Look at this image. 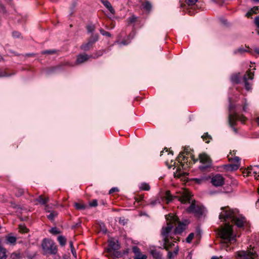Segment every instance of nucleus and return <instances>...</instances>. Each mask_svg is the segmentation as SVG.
Here are the masks:
<instances>
[{
    "instance_id": "56",
    "label": "nucleus",
    "mask_w": 259,
    "mask_h": 259,
    "mask_svg": "<svg viewBox=\"0 0 259 259\" xmlns=\"http://www.w3.org/2000/svg\"><path fill=\"white\" fill-rule=\"evenodd\" d=\"M128 43H129L128 42H127L125 40H123L121 42H120V43H119V45L120 46H121V45H127V44H128Z\"/></svg>"
},
{
    "instance_id": "11",
    "label": "nucleus",
    "mask_w": 259,
    "mask_h": 259,
    "mask_svg": "<svg viewBox=\"0 0 259 259\" xmlns=\"http://www.w3.org/2000/svg\"><path fill=\"white\" fill-rule=\"evenodd\" d=\"M204 207L202 206L196 205L195 201H192L186 210L189 213H194L196 216L200 217L204 211Z\"/></svg>"
},
{
    "instance_id": "9",
    "label": "nucleus",
    "mask_w": 259,
    "mask_h": 259,
    "mask_svg": "<svg viewBox=\"0 0 259 259\" xmlns=\"http://www.w3.org/2000/svg\"><path fill=\"white\" fill-rule=\"evenodd\" d=\"M230 155H228V159L231 164L226 165V169L228 170H235L239 168L240 165V158L238 156H233L232 153L230 152Z\"/></svg>"
},
{
    "instance_id": "52",
    "label": "nucleus",
    "mask_w": 259,
    "mask_h": 259,
    "mask_svg": "<svg viewBox=\"0 0 259 259\" xmlns=\"http://www.w3.org/2000/svg\"><path fill=\"white\" fill-rule=\"evenodd\" d=\"M12 35L14 37L18 38L20 36L21 34L18 31H14L12 33Z\"/></svg>"
},
{
    "instance_id": "5",
    "label": "nucleus",
    "mask_w": 259,
    "mask_h": 259,
    "mask_svg": "<svg viewBox=\"0 0 259 259\" xmlns=\"http://www.w3.org/2000/svg\"><path fill=\"white\" fill-rule=\"evenodd\" d=\"M233 108V105L230 104L229 106V123L230 126L232 128L235 133H237V129L234 126L237 120L240 121L242 123H244L246 118L242 115H240L236 112L233 113L232 110Z\"/></svg>"
},
{
    "instance_id": "27",
    "label": "nucleus",
    "mask_w": 259,
    "mask_h": 259,
    "mask_svg": "<svg viewBox=\"0 0 259 259\" xmlns=\"http://www.w3.org/2000/svg\"><path fill=\"white\" fill-rule=\"evenodd\" d=\"M57 240L61 246H64L66 243V239L65 237L63 236H59L58 237Z\"/></svg>"
},
{
    "instance_id": "57",
    "label": "nucleus",
    "mask_w": 259,
    "mask_h": 259,
    "mask_svg": "<svg viewBox=\"0 0 259 259\" xmlns=\"http://www.w3.org/2000/svg\"><path fill=\"white\" fill-rule=\"evenodd\" d=\"M7 255L6 254L0 253V259H6Z\"/></svg>"
},
{
    "instance_id": "38",
    "label": "nucleus",
    "mask_w": 259,
    "mask_h": 259,
    "mask_svg": "<svg viewBox=\"0 0 259 259\" xmlns=\"http://www.w3.org/2000/svg\"><path fill=\"white\" fill-rule=\"evenodd\" d=\"M194 233H191L190 234H189V235L188 236V237L186 239V242L187 243H191L192 240L194 238Z\"/></svg>"
},
{
    "instance_id": "36",
    "label": "nucleus",
    "mask_w": 259,
    "mask_h": 259,
    "mask_svg": "<svg viewBox=\"0 0 259 259\" xmlns=\"http://www.w3.org/2000/svg\"><path fill=\"white\" fill-rule=\"evenodd\" d=\"M137 19V17L135 16V15H133L130 17H129L127 19L128 23L129 24H133L135 23Z\"/></svg>"
},
{
    "instance_id": "28",
    "label": "nucleus",
    "mask_w": 259,
    "mask_h": 259,
    "mask_svg": "<svg viewBox=\"0 0 259 259\" xmlns=\"http://www.w3.org/2000/svg\"><path fill=\"white\" fill-rule=\"evenodd\" d=\"M36 201L41 204H46L49 201L48 198H43L41 195L39 196Z\"/></svg>"
},
{
    "instance_id": "6",
    "label": "nucleus",
    "mask_w": 259,
    "mask_h": 259,
    "mask_svg": "<svg viewBox=\"0 0 259 259\" xmlns=\"http://www.w3.org/2000/svg\"><path fill=\"white\" fill-rule=\"evenodd\" d=\"M41 247L44 254H56L57 248L55 243L50 239H44L41 243Z\"/></svg>"
},
{
    "instance_id": "35",
    "label": "nucleus",
    "mask_w": 259,
    "mask_h": 259,
    "mask_svg": "<svg viewBox=\"0 0 259 259\" xmlns=\"http://www.w3.org/2000/svg\"><path fill=\"white\" fill-rule=\"evenodd\" d=\"M113 250L114 251H113V252H111V253H110V254H112L113 256L115 257L116 258H119L122 256L121 253L120 251H116L115 250Z\"/></svg>"
},
{
    "instance_id": "62",
    "label": "nucleus",
    "mask_w": 259,
    "mask_h": 259,
    "mask_svg": "<svg viewBox=\"0 0 259 259\" xmlns=\"http://www.w3.org/2000/svg\"><path fill=\"white\" fill-rule=\"evenodd\" d=\"M196 233H197V235L198 236H200V234H201V231L199 229H197L196 230Z\"/></svg>"
},
{
    "instance_id": "16",
    "label": "nucleus",
    "mask_w": 259,
    "mask_h": 259,
    "mask_svg": "<svg viewBox=\"0 0 259 259\" xmlns=\"http://www.w3.org/2000/svg\"><path fill=\"white\" fill-rule=\"evenodd\" d=\"M90 57V56L86 54L78 55L77 57L76 63L77 64H82L88 60Z\"/></svg>"
},
{
    "instance_id": "18",
    "label": "nucleus",
    "mask_w": 259,
    "mask_h": 259,
    "mask_svg": "<svg viewBox=\"0 0 259 259\" xmlns=\"http://www.w3.org/2000/svg\"><path fill=\"white\" fill-rule=\"evenodd\" d=\"M109 248H108L107 251L109 253H111L112 250H113L118 249L119 245L114 241L110 240L109 241Z\"/></svg>"
},
{
    "instance_id": "46",
    "label": "nucleus",
    "mask_w": 259,
    "mask_h": 259,
    "mask_svg": "<svg viewBox=\"0 0 259 259\" xmlns=\"http://www.w3.org/2000/svg\"><path fill=\"white\" fill-rule=\"evenodd\" d=\"M56 52V51L55 50H50L42 51L41 53L43 54H52L55 53Z\"/></svg>"
},
{
    "instance_id": "49",
    "label": "nucleus",
    "mask_w": 259,
    "mask_h": 259,
    "mask_svg": "<svg viewBox=\"0 0 259 259\" xmlns=\"http://www.w3.org/2000/svg\"><path fill=\"white\" fill-rule=\"evenodd\" d=\"M19 229H20V231L23 233L27 232L28 229L26 228V227H25L24 226L20 225Z\"/></svg>"
},
{
    "instance_id": "33",
    "label": "nucleus",
    "mask_w": 259,
    "mask_h": 259,
    "mask_svg": "<svg viewBox=\"0 0 259 259\" xmlns=\"http://www.w3.org/2000/svg\"><path fill=\"white\" fill-rule=\"evenodd\" d=\"M74 206L76 209L78 210L84 209L86 208V206L79 203H75Z\"/></svg>"
},
{
    "instance_id": "55",
    "label": "nucleus",
    "mask_w": 259,
    "mask_h": 259,
    "mask_svg": "<svg viewBox=\"0 0 259 259\" xmlns=\"http://www.w3.org/2000/svg\"><path fill=\"white\" fill-rule=\"evenodd\" d=\"M92 38L93 39L92 41H94V43L97 41L98 39V35H93L92 36Z\"/></svg>"
},
{
    "instance_id": "7",
    "label": "nucleus",
    "mask_w": 259,
    "mask_h": 259,
    "mask_svg": "<svg viewBox=\"0 0 259 259\" xmlns=\"http://www.w3.org/2000/svg\"><path fill=\"white\" fill-rule=\"evenodd\" d=\"M185 154L186 155H188L189 154V149L188 148H185L184 151L181 152L177 158L179 162L181 163V165L177 167L176 171L174 172L175 177L180 178L182 176H185L186 175H187V172H184L182 169L183 168L184 166V164H182V161H187V159L186 158V156L184 155Z\"/></svg>"
},
{
    "instance_id": "8",
    "label": "nucleus",
    "mask_w": 259,
    "mask_h": 259,
    "mask_svg": "<svg viewBox=\"0 0 259 259\" xmlns=\"http://www.w3.org/2000/svg\"><path fill=\"white\" fill-rule=\"evenodd\" d=\"M198 0H185L186 13L191 16L194 15L197 12V10L200 8L199 4H196Z\"/></svg>"
},
{
    "instance_id": "51",
    "label": "nucleus",
    "mask_w": 259,
    "mask_h": 259,
    "mask_svg": "<svg viewBox=\"0 0 259 259\" xmlns=\"http://www.w3.org/2000/svg\"><path fill=\"white\" fill-rule=\"evenodd\" d=\"M0 253L6 254V249L3 247L1 244V241L0 240Z\"/></svg>"
},
{
    "instance_id": "61",
    "label": "nucleus",
    "mask_w": 259,
    "mask_h": 259,
    "mask_svg": "<svg viewBox=\"0 0 259 259\" xmlns=\"http://www.w3.org/2000/svg\"><path fill=\"white\" fill-rule=\"evenodd\" d=\"M254 52L259 55V48H255L254 49Z\"/></svg>"
},
{
    "instance_id": "2",
    "label": "nucleus",
    "mask_w": 259,
    "mask_h": 259,
    "mask_svg": "<svg viewBox=\"0 0 259 259\" xmlns=\"http://www.w3.org/2000/svg\"><path fill=\"white\" fill-rule=\"evenodd\" d=\"M222 211L219 215V219L221 221H229L233 222L238 228L244 226L245 218L239 214L237 209H232L229 207H223Z\"/></svg>"
},
{
    "instance_id": "58",
    "label": "nucleus",
    "mask_w": 259,
    "mask_h": 259,
    "mask_svg": "<svg viewBox=\"0 0 259 259\" xmlns=\"http://www.w3.org/2000/svg\"><path fill=\"white\" fill-rule=\"evenodd\" d=\"M247 105H247L246 102L245 101V102L244 103V105H243V110L244 111H246Z\"/></svg>"
},
{
    "instance_id": "14",
    "label": "nucleus",
    "mask_w": 259,
    "mask_h": 259,
    "mask_svg": "<svg viewBox=\"0 0 259 259\" xmlns=\"http://www.w3.org/2000/svg\"><path fill=\"white\" fill-rule=\"evenodd\" d=\"M253 78V74L250 71H247L246 74L243 76V80L245 84V87L246 90L249 91L251 89V85L247 81L248 79L252 80Z\"/></svg>"
},
{
    "instance_id": "25",
    "label": "nucleus",
    "mask_w": 259,
    "mask_h": 259,
    "mask_svg": "<svg viewBox=\"0 0 259 259\" xmlns=\"http://www.w3.org/2000/svg\"><path fill=\"white\" fill-rule=\"evenodd\" d=\"M139 188L141 190L149 191L150 189V187L148 183H142L140 184Z\"/></svg>"
},
{
    "instance_id": "60",
    "label": "nucleus",
    "mask_w": 259,
    "mask_h": 259,
    "mask_svg": "<svg viewBox=\"0 0 259 259\" xmlns=\"http://www.w3.org/2000/svg\"><path fill=\"white\" fill-rule=\"evenodd\" d=\"M186 259H192V254L190 252H189L188 255L187 256Z\"/></svg>"
},
{
    "instance_id": "53",
    "label": "nucleus",
    "mask_w": 259,
    "mask_h": 259,
    "mask_svg": "<svg viewBox=\"0 0 259 259\" xmlns=\"http://www.w3.org/2000/svg\"><path fill=\"white\" fill-rule=\"evenodd\" d=\"M118 189L116 187H113V188H112L110 190H109V194H111L113 192H118Z\"/></svg>"
},
{
    "instance_id": "26",
    "label": "nucleus",
    "mask_w": 259,
    "mask_h": 259,
    "mask_svg": "<svg viewBox=\"0 0 259 259\" xmlns=\"http://www.w3.org/2000/svg\"><path fill=\"white\" fill-rule=\"evenodd\" d=\"M258 7H254L246 14V16L247 17H250L251 16L252 14H256L257 13V11H258Z\"/></svg>"
},
{
    "instance_id": "59",
    "label": "nucleus",
    "mask_w": 259,
    "mask_h": 259,
    "mask_svg": "<svg viewBox=\"0 0 259 259\" xmlns=\"http://www.w3.org/2000/svg\"><path fill=\"white\" fill-rule=\"evenodd\" d=\"M191 159L193 160V162H194V163H195V162H197V160H198V159H195V158H194V155H191Z\"/></svg>"
},
{
    "instance_id": "15",
    "label": "nucleus",
    "mask_w": 259,
    "mask_h": 259,
    "mask_svg": "<svg viewBox=\"0 0 259 259\" xmlns=\"http://www.w3.org/2000/svg\"><path fill=\"white\" fill-rule=\"evenodd\" d=\"M149 251L155 259H161L162 254L155 246H150L149 247Z\"/></svg>"
},
{
    "instance_id": "4",
    "label": "nucleus",
    "mask_w": 259,
    "mask_h": 259,
    "mask_svg": "<svg viewBox=\"0 0 259 259\" xmlns=\"http://www.w3.org/2000/svg\"><path fill=\"white\" fill-rule=\"evenodd\" d=\"M179 195L176 196L182 203L187 204L190 203L191 200V195L190 192L187 189H183L179 192ZM175 196H173L170 193L169 191L165 192L164 199L166 203H169L172 201Z\"/></svg>"
},
{
    "instance_id": "29",
    "label": "nucleus",
    "mask_w": 259,
    "mask_h": 259,
    "mask_svg": "<svg viewBox=\"0 0 259 259\" xmlns=\"http://www.w3.org/2000/svg\"><path fill=\"white\" fill-rule=\"evenodd\" d=\"M231 79L234 83H238L239 81V73L233 74L231 77Z\"/></svg>"
},
{
    "instance_id": "3",
    "label": "nucleus",
    "mask_w": 259,
    "mask_h": 259,
    "mask_svg": "<svg viewBox=\"0 0 259 259\" xmlns=\"http://www.w3.org/2000/svg\"><path fill=\"white\" fill-rule=\"evenodd\" d=\"M172 228L173 225L170 222L167 223L166 227L162 228L161 234L162 237L163 247H160L161 248L168 250L176 246L175 244L176 241L173 240L172 237H169V234Z\"/></svg>"
},
{
    "instance_id": "64",
    "label": "nucleus",
    "mask_w": 259,
    "mask_h": 259,
    "mask_svg": "<svg viewBox=\"0 0 259 259\" xmlns=\"http://www.w3.org/2000/svg\"><path fill=\"white\" fill-rule=\"evenodd\" d=\"M256 122H257L258 124L259 125V117L257 118Z\"/></svg>"
},
{
    "instance_id": "22",
    "label": "nucleus",
    "mask_w": 259,
    "mask_h": 259,
    "mask_svg": "<svg viewBox=\"0 0 259 259\" xmlns=\"http://www.w3.org/2000/svg\"><path fill=\"white\" fill-rule=\"evenodd\" d=\"M7 243L10 244H15L17 239L15 237L8 235L6 236Z\"/></svg>"
},
{
    "instance_id": "54",
    "label": "nucleus",
    "mask_w": 259,
    "mask_h": 259,
    "mask_svg": "<svg viewBox=\"0 0 259 259\" xmlns=\"http://www.w3.org/2000/svg\"><path fill=\"white\" fill-rule=\"evenodd\" d=\"M0 12L4 13L6 12V10L5 7L4 6V5L2 4H0Z\"/></svg>"
},
{
    "instance_id": "63",
    "label": "nucleus",
    "mask_w": 259,
    "mask_h": 259,
    "mask_svg": "<svg viewBox=\"0 0 259 259\" xmlns=\"http://www.w3.org/2000/svg\"><path fill=\"white\" fill-rule=\"evenodd\" d=\"M211 259H222V257L213 256Z\"/></svg>"
},
{
    "instance_id": "13",
    "label": "nucleus",
    "mask_w": 259,
    "mask_h": 259,
    "mask_svg": "<svg viewBox=\"0 0 259 259\" xmlns=\"http://www.w3.org/2000/svg\"><path fill=\"white\" fill-rule=\"evenodd\" d=\"M211 183L214 186H222L224 184V178L221 174H216L212 177Z\"/></svg>"
},
{
    "instance_id": "32",
    "label": "nucleus",
    "mask_w": 259,
    "mask_h": 259,
    "mask_svg": "<svg viewBox=\"0 0 259 259\" xmlns=\"http://www.w3.org/2000/svg\"><path fill=\"white\" fill-rule=\"evenodd\" d=\"M202 138L204 141H205L206 143H209L210 142V139H211L210 135L208 134V133H205L203 136H202Z\"/></svg>"
},
{
    "instance_id": "17",
    "label": "nucleus",
    "mask_w": 259,
    "mask_h": 259,
    "mask_svg": "<svg viewBox=\"0 0 259 259\" xmlns=\"http://www.w3.org/2000/svg\"><path fill=\"white\" fill-rule=\"evenodd\" d=\"M249 171H248V174H251V172L254 175L255 179L256 180H259V174H258V171L259 170V166L258 165H254L253 166H250V168H249Z\"/></svg>"
},
{
    "instance_id": "21",
    "label": "nucleus",
    "mask_w": 259,
    "mask_h": 259,
    "mask_svg": "<svg viewBox=\"0 0 259 259\" xmlns=\"http://www.w3.org/2000/svg\"><path fill=\"white\" fill-rule=\"evenodd\" d=\"M179 247L177 245L176 247H175V249L173 252L169 251L168 252V257L169 259L172 258L175 255H177L179 251Z\"/></svg>"
},
{
    "instance_id": "45",
    "label": "nucleus",
    "mask_w": 259,
    "mask_h": 259,
    "mask_svg": "<svg viewBox=\"0 0 259 259\" xmlns=\"http://www.w3.org/2000/svg\"><path fill=\"white\" fill-rule=\"evenodd\" d=\"M160 203V200L157 198V199H155L154 200H152L150 201V204L152 206H154L158 203Z\"/></svg>"
},
{
    "instance_id": "34",
    "label": "nucleus",
    "mask_w": 259,
    "mask_h": 259,
    "mask_svg": "<svg viewBox=\"0 0 259 259\" xmlns=\"http://www.w3.org/2000/svg\"><path fill=\"white\" fill-rule=\"evenodd\" d=\"M69 246H70V247L71 249V251L72 252V254L75 257H76V253L75 250L74 249V247L73 246V242L72 241H70L69 242Z\"/></svg>"
},
{
    "instance_id": "39",
    "label": "nucleus",
    "mask_w": 259,
    "mask_h": 259,
    "mask_svg": "<svg viewBox=\"0 0 259 259\" xmlns=\"http://www.w3.org/2000/svg\"><path fill=\"white\" fill-rule=\"evenodd\" d=\"M100 32L101 33V34L104 36H108V37L111 36V34L109 32L106 31L102 28L100 29Z\"/></svg>"
},
{
    "instance_id": "41",
    "label": "nucleus",
    "mask_w": 259,
    "mask_h": 259,
    "mask_svg": "<svg viewBox=\"0 0 259 259\" xmlns=\"http://www.w3.org/2000/svg\"><path fill=\"white\" fill-rule=\"evenodd\" d=\"M95 29V26L94 25L90 24L87 26V30L89 32H93Z\"/></svg>"
},
{
    "instance_id": "44",
    "label": "nucleus",
    "mask_w": 259,
    "mask_h": 259,
    "mask_svg": "<svg viewBox=\"0 0 259 259\" xmlns=\"http://www.w3.org/2000/svg\"><path fill=\"white\" fill-rule=\"evenodd\" d=\"M50 232L54 235L58 234L60 233L59 230L56 227H54L51 229Z\"/></svg>"
},
{
    "instance_id": "30",
    "label": "nucleus",
    "mask_w": 259,
    "mask_h": 259,
    "mask_svg": "<svg viewBox=\"0 0 259 259\" xmlns=\"http://www.w3.org/2000/svg\"><path fill=\"white\" fill-rule=\"evenodd\" d=\"M24 193V190L20 188H16L15 195L17 197L21 196Z\"/></svg>"
},
{
    "instance_id": "43",
    "label": "nucleus",
    "mask_w": 259,
    "mask_h": 259,
    "mask_svg": "<svg viewBox=\"0 0 259 259\" xmlns=\"http://www.w3.org/2000/svg\"><path fill=\"white\" fill-rule=\"evenodd\" d=\"M147 256L145 254H142L141 252L135 256V259H147Z\"/></svg>"
},
{
    "instance_id": "24",
    "label": "nucleus",
    "mask_w": 259,
    "mask_h": 259,
    "mask_svg": "<svg viewBox=\"0 0 259 259\" xmlns=\"http://www.w3.org/2000/svg\"><path fill=\"white\" fill-rule=\"evenodd\" d=\"M142 7L144 10L146 11L149 12L151 11L152 9V5L149 2H145L142 4Z\"/></svg>"
},
{
    "instance_id": "40",
    "label": "nucleus",
    "mask_w": 259,
    "mask_h": 259,
    "mask_svg": "<svg viewBox=\"0 0 259 259\" xmlns=\"http://www.w3.org/2000/svg\"><path fill=\"white\" fill-rule=\"evenodd\" d=\"M11 74H8L2 69H0V77H9L11 76Z\"/></svg>"
},
{
    "instance_id": "20",
    "label": "nucleus",
    "mask_w": 259,
    "mask_h": 259,
    "mask_svg": "<svg viewBox=\"0 0 259 259\" xmlns=\"http://www.w3.org/2000/svg\"><path fill=\"white\" fill-rule=\"evenodd\" d=\"M94 44V41H92V39L89 40V41L85 44H82L81 46V49L83 51L89 50Z\"/></svg>"
},
{
    "instance_id": "48",
    "label": "nucleus",
    "mask_w": 259,
    "mask_h": 259,
    "mask_svg": "<svg viewBox=\"0 0 259 259\" xmlns=\"http://www.w3.org/2000/svg\"><path fill=\"white\" fill-rule=\"evenodd\" d=\"M254 22L258 28L257 31L258 34H259V16L255 18Z\"/></svg>"
},
{
    "instance_id": "10",
    "label": "nucleus",
    "mask_w": 259,
    "mask_h": 259,
    "mask_svg": "<svg viewBox=\"0 0 259 259\" xmlns=\"http://www.w3.org/2000/svg\"><path fill=\"white\" fill-rule=\"evenodd\" d=\"M237 259H258L257 255L253 250L239 251L236 252Z\"/></svg>"
},
{
    "instance_id": "12",
    "label": "nucleus",
    "mask_w": 259,
    "mask_h": 259,
    "mask_svg": "<svg viewBox=\"0 0 259 259\" xmlns=\"http://www.w3.org/2000/svg\"><path fill=\"white\" fill-rule=\"evenodd\" d=\"M200 162L204 165H200L199 168L201 170H204L206 169L211 167V160L210 157L205 154H201L199 156Z\"/></svg>"
},
{
    "instance_id": "50",
    "label": "nucleus",
    "mask_w": 259,
    "mask_h": 259,
    "mask_svg": "<svg viewBox=\"0 0 259 259\" xmlns=\"http://www.w3.org/2000/svg\"><path fill=\"white\" fill-rule=\"evenodd\" d=\"M245 52V50H244L243 48H239L236 50L234 51V54H238V53H242Z\"/></svg>"
},
{
    "instance_id": "42",
    "label": "nucleus",
    "mask_w": 259,
    "mask_h": 259,
    "mask_svg": "<svg viewBox=\"0 0 259 259\" xmlns=\"http://www.w3.org/2000/svg\"><path fill=\"white\" fill-rule=\"evenodd\" d=\"M133 251L135 254V256H136L137 254H140L141 253V250L140 248L135 246L133 247Z\"/></svg>"
},
{
    "instance_id": "1",
    "label": "nucleus",
    "mask_w": 259,
    "mask_h": 259,
    "mask_svg": "<svg viewBox=\"0 0 259 259\" xmlns=\"http://www.w3.org/2000/svg\"><path fill=\"white\" fill-rule=\"evenodd\" d=\"M233 226L226 223L219 231V235L222 239L221 246L226 251L233 249L237 243L236 234L233 231Z\"/></svg>"
},
{
    "instance_id": "19",
    "label": "nucleus",
    "mask_w": 259,
    "mask_h": 259,
    "mask_svg": "<svg viewBox=\"0 0 259 259\" xmlns=\"http://www.w3.org/2000/svg\"><path fill=\"white\" fill-rule=\"evenodd\" d=\"M102 4L112 14L115 13V11L111 6L110 3L108 0H100Z\"/></svg>"
},
{
    "instance_id": "31",
    "label": "nucleus",
    "mask_w": 259,
    "mask_h": 259,
    "mask_svg": "<svg viewBox=\"0 0 259 259\" xmlns=\"http://www.w3.org/2000/svg\"><path fill=\"white\" fill-rule=\"evenodd\" d=\"M57 215H58L57 212L53 211H51V213H50V214H49L48 215V218L50 220L53 221L55 219V218L57 216Z\"/></svg>"
},
{
    "instance_id": "47",
    "label": "nucleus",
    "mask_w": 259,
    "mask_h": 259,
    "mask_svg": "<svg viewBox=\"0 0 259 259\" xmlns=\"http://www.w3.org/2000/svg\"><path fill=\"white\" fill-rule=\"evenodd\" d=\"M89 205L91 207H96L98 205V201L96 199H94L92 201L90 202Z\"/></svg>"
},
{
    "instance_id": "23",
    "label": "nucleus",
    "mask_w": 259,
    "mask_h": 259,
    "mask_svg": "<svg viewBox=\"0 0 259 259\" xmlns=\"http://www.w3.org/2000/svg\"><path fill=\"white\" fill-rule=\"evenodd\" d=\"M185 229V225L180 224L175 229V233L176 234H180Z\"/></svg>"
},
{
    "instance_id": "37",
    "label": "nucleus",
    "mask_w": 259,
    "mask_h": 259,
    "mask_svg": "<svg viewBox=\"0 0 259 259\" xmlns=\"http://www.w3.org/2000/svg\"><path fill=\"white\" fill-rule=\"evenodd\" d=\"M10 257L11 259H20L21 255L19 253L13 252L11 254Z\"/></svg>"
}]
</instances>
